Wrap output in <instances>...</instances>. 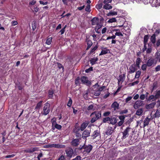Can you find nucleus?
I'll list each match as a JSON object with an SVG mask.
<instances>
[{"label":"nucleus","mask_w":160,"mask_h":160,"mask_svg":"<svg viewBox=\"0 0 160 160\" xmlns=\"http://www.w3.org/2000/svg\"><path fill=\"white\" fill-rule=\"evenodd\" d=\"M92 146L90 144L88 145H84L82 146H80L79 149L81 152L84 154H88L92 149Z\"/></svg>","instance_id":"nucleus-1"},{"label":"nucleus","mask_w":160,"mask_h":160,"mask_svg":"<svg viewBox=\"0 0 160 160\" xmlns=\"http://www.w3.org/2000/svg\"><path fill=\"white\" fill-rule=\"evenodd\" d=\"M91 116L92 117V118L90 122L91 123H93L101 117V114L100 112H96L92 113L91 114Z\"/></svg>","instance_id":"nucleus-2"},{"label":"nucleus","mask_w":160,"mask_h":160,"mask_svg":"<svg viewBox=\"0 0 160 160\" xmlns=\"http://www.w3.org/2000/svg\"><path fill=\"white\" fill-rule=\"evenodd\" d=\"M157 62V60L152 58H151L148 60L146 64L148 67H153L156 64Z\"/></svg>","instance_id":"nucleus-3"},{"label":"nucleus","mask_w":160,"mask_h":160,"mask_svg":"<svg viewBox=\"0 0 160 160\" xmlns=\"http://www.w3.org/2000/svg\"><path fill=\"white\" fill-rule=\"evenodd\" d=\"M50 104L49 103L47 102L45 104L43 109L44 115H46L49 113L50 111Z\"/></svg>","instance_id":"nucleus-4"},{"label":"nucleus","mask_w":160,"mask_h":160,"mask_svg":"<svg viewBox=\"0 0 160 160\" xmlns=\"http://www.w3.org/2000/svg\"><path fill=\"white\" fill-rule=\"evenodd\" d=\"M143 104V101L140 100H138L134 104L133 107L135 109H137L142 106Z\"/></svg>","instance_id":"nucleus-5"},{"label":"nucleus","mask_w":160,"mask_h":160,"mask_svg":"<svg viewBox=\"0 0 160 160\" xmlns=\"http://www.w3.org/2000/svg\"><path fill=\"white\" fill-rule=\"evenodd\" d=\"M47 148H63L65 147V146L63 145L59 144H49L47 145Z\"/></svg>","instance_id":"nucleus-6"},{"label":"nucleus","mask_w":160,"mask_h":160,"mask_svg":"<svg viewBox=\"0 0 160 160\" xmlns=\"http://www.w3.org/2000/svg\"><path fill=\"white\" fill-rule=\"evenodd\" d=\"M81 81L82 83L87 85H90L91 84V82L88 80L87 77L85 76H82L81 78Z\"/></svg>","instance_id":"nucleus-7"},{"label":"nucleus","mask_w":160,"mask_h":160,"mask_svg":"<svg viewBox=\"0 0 160 160\" xmlns=\"http://www.w3.org/2000/svg\"><path fill=\"white\" fill-rule=\"evenodd\" d=\"M130 129V128L129 127H127L126 129L122 132L123 136H122V138L123 139H125L127 137L128 135V132L129 131Z\"/></svg>","instance_id":"nucleus-8"},{"label":"nucleus","mask_w":160,"mask_h":160,"mask_svg":"<svg viewBox=\"0 0 160 160\" xmlns=\"http://www.w3.org/2000/svg\"><path fill=\"white\" fill-rule=\"evenodd\" d=\"M67 156L71 158L73 154V151L72 149L69 148L66 150Z\"/></svg>","instance_id":"nucleus-9"},{"label":"nucleus","mask_w":160,"mask_h":160,"mask_svg":"<svg viewBox=\"0 0 160 160\" xmlns=\"http://www.w3.org/2000/svg\"><path fill=\"white\" fill-rule=\"evenodd\" d=\"M129 72L130 73L134 72L136 71V66L135 64H132L129 68Z\"/></svg>","instance_id":"nucleus-10"},{"label":"nucleus","mask_w":160,"mask_h":160,"mask_svg":"<svg viewBox=\"0 0 160 160\" xmlns=\"http://www.w3.org/2000/svg\"><path fill=\"white\" fill-rule=\"evenodd\" d=\"M156 104L155 102H152L149 104H147L145 106L146 108L147 109H150L154 108Z\"/></svg>","instance_id":"nucleus-11"},{"label":"nucleus","mask_w":160,"mask_h":160,"mask_svg":"<svg viewBox=\"0 0 160 160\" xmlns=\"http://www.w3.org/2000/svg\"><path fill=\"white\" fill-rule=\"evenodd\" d=\"M148 117H149L148 116V117L146 118L144 120L143 125V128L148 126L149 124V123L151 120V117L150 118H149Z\"/></svg>","instance_id":"nucleus-12"},{"label":"nucleus","mask_w":160,"mask_h":160,"mask_svg":"<svg viewBox=\"0 0 160 160\" xmlns=\"http://www.w3.org/2000/svg\"><path fill=\"white\" fill-rule=\"evenodd\" d=\"M79 139H73L71 142L72 145L73 146H76L79 144Z\"/></svg>","instance_id":"nucleus-13"},{"label":"nucleus","mask_w":160,"mask_h":160,"mask_svg":"<svg viewBox=\"0 0 160 160\" xmlns=\"http://www.w3.org/2000/svg\"><path fill=\"white\" fill-rule=\"evenodd\" d=\"M148 37L147 35L145 36L144 37V48H143V51H144L147 49V42H148Z\"/></svg>","instance_id":"nucleus-14"},{"label":"nucleus","mask_w":160,"mask_h":160,"mask_svg":"<svg viewBox=\"0 0 160 160\" xmlns=\"http://www.w3.org/2000/svg\"><path fill=\"white\" fill-rule=\"evenodd\" d=\"M119 104L117 102H114L111 105V107L113 108L114 110H116L119 109Z\"/></svg>","instance_id":"nucleus-15"},{"label":"nucleus","mask_w":160,"mask_h":160,"mask_svg":"<svg viewBox=\"0 0 160 160\" xmlns=\"http://www.w3.org/2000/svg\"><path fill=\"white\" fill-rule=\"evenodd\" d=\"M125 78V76L124 74L120 75L118 79V84H119L120 82H123Z\"/></svg>","instance_id":"nucleus-16"},{"label":"nucleus","mask_w":160,"mask_h":160,"mask_svg":"<svg viewBox=\"0 0 160 160\" xmlns=\"http://www.w3.org/2000/svg\"><path fill=\"white\" fill-rule=\"evenodd\" d=\"M90 130H85L83 132L82 134V137L87 138L90 136Z\"/></svg>","instance_id":"nucleus-17"},{"label":"nucleus","mask_w":160,"mask_h":160,"mask_svg":"<svg viewBox=\"0 0 160 160\" xmlns=\"http://www.w3.org/2000/svg\"><path fill=\"white\" fill-rule=\"evenodd\" d=\"M98 58L97 57H94L91 58L90 60V62L92 65H93L96 63V62L98 61Z\"/></svg>","instance_id":"nucleus-18"},{"label":"nucleus","mask_w":160,"mask_h":160,"mask_svg":"<svg viewBox=\"0 0 160 160\" xmlns=\"http://www.w3.org/2000/svg\"><path fill=\"white\" fill-rule=\"evenodd\" d=\"M143 112V109L142 108L138 109L136 112V114L138 116L142 115Z\"/></svg>","instance_id":"nucleus-19"},{"label":"nucleus","mask_w":160,"mask_h":160,"mask_svg":"<svg viewBox=\"0 0 160 160\" xmlns=\"http://www.w3.org/2000/svg\"><path fill=\"white\" fill-rule=\"evenodd\" d=\"M117 122L116 118L115 117L110 118L109 122L112 124L114 125Z\"/></svg>","instance_id":"nucleus-20"},{"label":"nucleus","mask_w":160,"mask_h":160,"mask_svg":"<svg viewBox=\"0 0 160 160\" xmlns=\"http://www.w3.org/2000/svg\"><path fill=\"white\" fill-rule=\"evenodd\" d=\"M113 128L111 127H109L107 129L106 133L107 135H110L113 132Z\"/></svg>","instance_id":"nucleus-21"},{"label":"nucleus","mask_w":160,"mask_h":160,"mask_svg":"<svg viewBox=\"0 0 160 160\" xmlns=\"http://www.w3.org/2000/svg\"><path fill=\"white\" fill-rule=\"evenodd\" d=\"M92 25H97L98 23V19L96 18H94L92 20Z\"/></svg>","instance_id":"nucleus-22"},{"label":"nucleus","mask_w":160,"mask_h":160,"mask_svg":"<svg viewBox=\"0 0 160 160\" xmlns=\"http://www.w3.org/2000/svg\"><path fill=\"white\" fill-rule=\"evenodd\" d=\"M109 51V50L107 49L106 48H104L102 49L101 53L99 54V55H102L108 53Z\"/></svg>","instance_id":"nucleus-23"},{"label":"nucleus","mask_w":160,"mask_h":160,"mask_svg":"<svg viewBox=\"0 0 160 160\" xmlns=\"http://www.w3.org/2000/svg\"><path fill=\"white\" fill-rule=\"evenodd\" d=\"M117 14L118 13L117 12L111 11L108 13L107 16H113L117 15Z\"/></svg>","instance_id":"nucleus-24"},{"label":"nucleus","mask_w":160,"mask_h":160,"mask_svg":"<svg viewBox=\"0 0 160 160\" xmlns=\"http://www.w3.org/2000/svg\"><path fill=\"white\" fill-rule=\"evenodd\" d=\"M112 7L110 4H106L103 6V8L106 10L111 9Z\"/></svg>","instance_id":"nucleus-25"},{"label":"nucleus","mask_w":160,"mask_h":160,"mask_svg":"<svg viewBox=\"0 0 160 160\" xmlns=\"http://www.w3.org/2000/svg\"><path fill=\"white\" fill-rule=\"evenodd\" d=\"M156 99V98L155 97V96L153 95H150L148 98V100L151 101L152 100V101H155Z\"/></svg>","instance_id":"nucleus-26"},{"label":"nucleus","mask_w":160,"mask_h":160,"mask_svg":"<svg viewBox=\"0 0 160 160\" xmlns=\"http://www.w3.org/2000/svg\"><path fill=\"white\" fill-rule=\"evenodd\" d=\"M143 122V121L142 120H140V121H137V126H140V127L141 128L143 127V125H142Z\"/></svg>","instance_id":"nucleus-27"},{"label":"nucleus","mask_w":160,"mask_h":160,"mask_svg":"<svg viewBox=\"0 0 160 160\" xmlns=\"http://www.w3.org/2000/svg\"><path fill=\"white\" fill-rule=\"evenodd\" d=\"M160 117V108L157 109L155 114V118H158Z\"/></svg>","instance_id":"nucleus-28"},{"label":"nucleus","mask_w":160,"mask_h":160,"mask_svg":"<svg viewBox=\"0 0 160 160\" xmlns=\"http://www.w3.org/2000/svg\"><path fill=\"white\" fill-rule=\"evenodd\" d=\"M88 125V124L87 123H83L81 126V131H83L85 128L87 127Z\"/></svg>","instance_id":"nucleus-29"},{"label":"nucleus","mask_w":160,"mask_h":160,"mask_svg":"<svg viewBox=\"0 0 160 160\" xmlns=\"http://www.w3.org/2000/svg\"><path fill=\"white\" fill-rule=\"evenodd\" d=\"M53 91L52 89H50L48 91V97L49 98H51L53 96Z\"/></svg>","instance_id":"nucleus-30"},{"label":"nucleus","mask_w":160,"mask_h":160,"mask_svg":"<svg viewBox=\"0 0 160 160\" xmlns=\"http://www.w3.org/2000/svg\"><path fill=\"white\" fill-rule=\"evenodd\" d=\"M98 130L95 131L93 133V134L92 135V137L93 138H96V137H97L98 135Z\"/></svg>","instance_id":"nucleus-31"},{"label":"nucleus","mask_w":160,"mask_h":160,"mask_svg":"<svg viewBox=\"0 0 160 160\" xmlns=\"http://www.w3.org/2000/svg\"><path fill=\"white\" fill-rule=\"evenodd\" d=\"M117 19L116 18H113L110 19L108 21V23H112L116 22Z\"/></svg>","instance_id":"nucleus-32"},{"label":"nucleus","mask_w":160,"mask_h":160,"mask_svg":"<svg viewBox=\"0 0 160 160\" xmlns=\"http://www.w3.org/2000/svg\"><path fill=\"white\" fill-rule=\"evenodd\" d=\"M136 66L137 65V67L138 68H139V64L141 62V59L140 58H138L136 60Z\"/></svg>","instance_id":"nucleus-33"},{"label":"nucleus","mask_w":160,"mask_h":160,"mask_svg":"<svg viewBox=\"0 0 160 160\" xmlns=\"http://www.w3.org/2000/svg\"><path fill=\"white\" fill-rule=\"evenodd\" d=\"M150 40L152 43H154L155 42L156 38L154 34L151 37Z\"/></svg>","instance_id":"nucleus-34"},{"label":"nucleus","mask_w":160,"mask_h":160,"mask_svg":"<svg viewBox=\"0 0 160 160\" xmlns=\"http://www.w3.org/2000/svg\"><path fill=\"white\" fill-rule=\"evenodd\" d=\"M141 74V72L139 70L136 72L135 75V78H138L140 76Z\"/></svg>","instance_id":"nucleus-35"},{"label":"nucleus","mask_w":160,"mask_h":160,"mask_svg":"<svg viewBox=\"0 0 160 160\" xmlns=\"http://www.w3.org/2000/svg\"><path fill=\"white\" fill-rule=\"evenodd\" d=\"M42 101H40L39 102H38L35 108V109H39L42 106Z\"/></svg>","instance_id":"nucleus-36"},{"label":"nucleus","mask_w":160,"mask_h":160,"mask_svg":"<svg viewBox=\"0 0 160 160\" xmlns=\"http://www.w3.org/2000/svg\"><path fill=\"white\" fill-rule=\"evenodd\" d=\"M155 96L156 99L160 98V90L156 91V93Z\"/></svg>","instance_id":"nucleus-37"},{"label":"nucleus","mask_w":160,"mask_h":160,"mask_svg":"<svg viewBox=\"0 0 160 160\" xmlns=\"http://www.w3.org/2000/svg\"><path fill=\"white\" fill-rule=\"evenodd\" d=\"M54 126L56 128L59 130L61 129L62 127L61 125H59L57 123H55L54 126Z\"/></svg>","instance_id":"nucleus-38"},{"label":"nucleus","mask_w":160,"mask_h":160,"mask_svg":"<svg viewBox=\"0 0 160 160\" xmlns=\"http://www.w3.org/2000/svg\"><path fill=\"white\" fill-rule=\"evenodd\" d=\"M110 118L109 117H107L103 119V122L104 123L109 122H110Z\"/></svg>","instance_id":"nucleus-39"},{"label":"nucleus","mask_w":160,"mask_h":160,"mask_svg":"<svg viewBox=\"0 0 160 160\" xmlns=\"http://www.w3.org/2000/svg\"><path fill=\"white\" fill-rule=\"evenodd\" d=\"M52 40V38H49L47 40V41L46 42V44L48 45H50L51 43Z\"/></svg>","instance_id":"nucleus-40"},{"label":"nucleus","mask_w":160,"mask_h":160,"mask_svg":"<svg viewBox=\"0 0 160 160\" xmlns=\"http://www.w3.org/2000/svg\"><path fill=\"white\" fill-rule=\"evenodd\" d=\"M102 6V3H100L97 4L96 6V8L98 9L99 10L101 9Z\"/></svg>","instance_id":"nucleus-41"},{"label":"nucleus","mask_w":160,"mask_h":160,"mask_svg":"<svg viewBox=\"0 0 160 160\" xmlns=\"http://www.w3.org/2000/svg\"><path fill=\"white\" fill-rule=\"evenodd\" d=\"M97 48L98 47L97 46H95L90 51V54H91L93 52H94L97 49Z\"/></svg>","instance_id":"nucleus-42"},{"label":"nucleus","mask_w":160,"mask_h":160,"mask_svg":"<svg viewBox=\"0 0 160 160\" xmlns=\"http://www.w3.org/2000/svg\"><path fill=\"white\" fill-rule=\"evenodd\" d=\"M155 56L156 59H158L160 58V53L158 52H156Z\"/></svg>","instance_id":"nucleus-43"},{"label":"nucleus","mask_w":160,"mask_h":160,"mask_svg":"<svg viewBox=\"0 0 160 160\" xmlns=\"http://www.w3.org/2000/svg\"><path fill=\"white\" fill-rule=\"evenodd\" d=\"M126 32L125 33V34L126 35H129L130 33V30L128 27L126 30Z\"/></svg>","instance_id":"nucleus-44"},{"label":"nucleus","mask_w":160,"mask_h":160,"mask_svg":"<svg viewBox=\"0 0 160 160\" xmlns=\"http://www.w3.org/2000/svg\"><path fill=\"white\" fill-rule=\"evenodd\" d=\"M94 106L92 104L90 105L88 107L87 109L88 110H94V109H93Z\"/></svg>","instance_id":"nucleus-45"},{"label":"nucleus","mask_w":160,"mask_h":160,"mask_svg":"<svg viewBox=\"0 0 160 160\" xmlns=\"http://www.w3.org/2000/svg\"><path fill=\"white\" fill-rule=\"evenodd\" d=\"M72 102V101L71 98H70L68 101V102L67 103V106L69 107H70Z\"/></svg>","instance_id":"nucleus-46"},{"label":"nucleus","mask_w":160,"mask_h":160,"mask_svg":"<svg viewBox=\"0 0 160 160\" xmlns=\"http://www.w3.org/2000/svg\"><path fill=\"white\" fill-rule=\"evenodd\" d=\"M148 46L149 47L147 50L146 52L147 53H149L151 51L152 49L151 48V46H149V44L148 45Z\"/></svg>","instance_id":"nucleus-47"},{"label":"nucleus","mask_w":160,"mask_h":160,"mask_svg":"<svg viewBox=\"0 0 160 160\" xmlns=\"http://www.w3.org/2000/svg\"><path fill=\"white\" fill-rule=\"evenodd\" d=\"M146 95L144 94H141L140 96V98L142 100H144L145 98Z\"/></svg>","instance_id":"nucleus-48"},{"label":"nucleus","mask_w":160,"mask_h":160,"mask_svg":"<svg viewBox=\"0 0 160 160\" xmlns=\"http://www.w3.org/2000/svg\"><path fill=\"white\" fill-rule=\"evenodd\" d=\"M100 92L98 90L97 91H96L94 92V94L95 96H98L100 95Z\"/></svg>","instance_id":"nucleus-49"},{"label":"nucleus","mask_w":160,"mask_h":160,"mask_svg":"<svg viewBox=\"0 0 160 160\" xmlns=\"http://www.w3.org/2000/svg\"><path fill=\"white\" fill-rule=\"evenodd\" d=\"M147 66V64H143L141 67L142 69L143 70H145L146 69Z\"/></svg>","instance_id":"nucleus-50"},{"label":"nucleus","mask_w":160,"mask_h":160,"mask_svg":"<svg viewBox=\"0 0 160 160\" xmlns=\"http://www.w3.org/2000/svg\"><path fill=\"white\" fill-rule=\"evenodd\" d=\"M92 41L90 40H88L87 41V45L88 46H89V47H91L92 45Z\"/></svg>","instance_id":"nucleus-51"},{"label":"nucleus","mask_w":160,"mask_h":160,"mask_svg":"<svg viewBox=\"0 0 160 160\" xmlns=\"http://www.w3.org/2000/svg\"><path fill=\"white\" fill-rule=\"evenodd\" d=\"M36 2V1L35 0H31L29 2V4L31 5H34Z\"/></svg>","instance_id":"nucleus-52"},{"label":"nucleus","mask_w":160,"mask_h":160,"mask_svg":"<svg viewBox=\"0 0 160 160\" xmlns=\"http://www.w3.org/2000/svg\"><path fill=\"white\" fill-rule=\"evenodd\" d=\"M132 98V97L131 96H129L128 97L125 99V102H128L129 101H130Z\"/></svg>","instance_id":"nucleus-53"},{"label":"nucleus","mask_w":160,"mask_h":160,"mask_svg":"<svg viewBox=\"0 0 160 160\" xmlns=\"http://www.w3.org/2000/svg\"><path fill=\"white\" fill-rule=\"evenodd\" d=\"M102 26V24H100L98 23V24H97V26L96 27V28H95V30H96L97 29H99L100 28H101Z\"/></svg>","instance_id":"nucleus-54"},{"label":"nucleus","mask_w":160,"mask_h":160,"mask_svg":"<svg viewBox=\"0 0 160 160\" xmlns=\"http://www.w3.org/2000/svg\"><path fill=\"white\" fill-rule=\"evenodd\" d=\"M92 67H91L89 68L88 69H87L85 70V72L87 73H88L90 72V71H92Z\"/></svg>","instance_id":"nucleus-55"},{"label":"nucleus","mask_w":160,"mask_h":160,"mask_svg":"<svg viewBox=\"0 0 160 160\" xmlns=\"http://www.w3.org/2000/svg\"><path fill=\"white\" fill-rule=\"evenodd\" d=\"M12 26H14L15 25H16L18 24V22L17 21H12Z\"/></svg>","instance_id":"nucleus-56"},{"label":"nucleus","mask_w":160,"mask_h":160,"mask_svg":"<svg viewBox=\"0 0 160 160\" xmlns=\"http://www.w3.org/2000/svg\"><path fill=\"white\" fill-rule=\"evenodd\" d=\"M121 120V121L122 120L123 121L125 119V117L124 116H119L118 117Z\"/></svg>","instance_id":"nucleus-57"},{"label":"nucleus","mask_w":160,"mask_h":160,"mask_svg":"<svg viewBox=\"0 0 160 160\" xmlns=\"http://www.w3.org/2000/svg\"><path fill=\"white\" fill-rule=\"evenodd\" d=\"M116 37L115 35H113L111 37H108L106 39V40H109V39H114Z\"/></svg>","instance_id":"nucleus-58"},{"label":"nucleus","mask_w":160,"mask_h":160,"mask_svg":"<svg viewBox=\"0 0 160 160\" xmlns=\"http://www.w3.org/2000/svg\"><path fill=\"white\" fill-rule=\"evenodd\" d=\"M110 113V112H106L103 113V116L105 117L107 116H108Z\"/></svg>","instance_id":"nucleus-59"},{"label":"nucleus","mask_w":160,"mask_h":160,"mask_svg":"<svg viewBox=\"0 0 160 160\" xmlns=\"http://www.w3.org/2000/svg\"><path fill=\"white\" fill-rule=\"evenodd\" d=\"M107 30V28L106 27L103 28L102 30V33L104 34L106 32Z\"/></svg>","instance_id":"nucleus-60"},{"label":"nucleus","mask_w":160,"mask_h":160,"mask_svg":"<svg viewBox=\"0 0 160 160\" xmlns=\"http://www.w3.org/2000/svg\"><path fill=\"white\" fill-rule=\"evenodd\" d=\"M156 71L158 72L160 71V65H158L155 68Z\"/></svg>","instance_id":"nucleus-61"},{"label":"nucleus","mask_w":160,"mask_h":160,"mask_svg":"<svg viewBox=\"0 0 160 160\" xmlns=\"http://www.w3.org/2000/svg\"><path fill=\"white\" fill-rule=\"evenodd\" d=\"M106 87L105 86H103L100 88L98 90L101 92Z\"/></svg>","instance_id":"nucleus-62"},{"label":"nucleus","mask_w":160,"mask_h":160,"mask_svg":"<svg viewBox=\"0 0 160 160\" xmlns=\"http://www.w3.org/2000/svg\"><path fill=\"white\" fill-rule=\"evenodd\" d=\"M65 157L64 156L62 155L60 157L58 160H65Z\"/></svg>","instance_id":"nucleus-63"},{"label":"nucleus","mask_w":160,"mask_h":160,"mask_svg":"<svg viewBox=\"0 0 160 160\" xmlns=\"http://www.w3.org/2000/svg\"><path fill=\"white\" fill-rule=\"evenodd\" d=\"M81 159V157L80 156H77V157L72 159V160H80Z\"/></svg>","instance_id":"nucleus-64"}]
</instances>
